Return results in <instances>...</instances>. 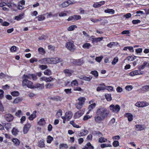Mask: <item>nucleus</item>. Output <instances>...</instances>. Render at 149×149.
<instances>
[{
    "mask_svg": "<svg viewBox=\"0 0 149 149\" xmlns=\"http://www.w3.org/2000/svg\"><path fill=\"white\" fill-rule=\"evenodd\" d=\"M74 20H77L81 18V16L79 15H74L73 16Z\"/></svg>",
    "mask_w": 149,
    "mask_h": 149,
    "instance_id": "obj_57",
    "label": "nucleus"
},
{
    "mask_svg": "<svg viewBox=\"0 0 149 149\" xmlns=\"http://www.w3.org/2000/svg\"><path fill=\"white\" fill-rule=\"evenodd\" d=\"M109 142L110 143L106 144L103 143L102 144L100 145V147L102 148H104L106 147H111L112 146V145L111 143V141H109Z\"/></svg>",
    "mask_w": 149,
    "mask_h": 149,
    "instance_id": "obj_30",
    "label": "nucleus"
},
{
    "mask_svg": "<svg viewBox=\"0 0 149 149\" xmlns=\"http://www.w3.org/2000/svg\"><path fill=\"white\" fill-rule=\"evenodd\" d=\"M77 28V26L75 25L70 26L68 28V30L69 31H73L75 28Z\"/></svg>",
    "mask_w": 149,
    "mask_h": 149,
    "instance_id": "obj_48",
    "label": "nucleus"
},
{
    "mask_svg": "<svg viewBox=\"0 0 149 149\" xmlns=\"http://www.w3.org/2000/svg\"><path fill=\"white\" fill-rule=\"evenodd\" d=\"M11 127V125L10 124L7 123L6 124L5 128L7 131H9Z\"/></svg>",
    "mask_w": 149,
    "mask_h": 149,
    "instance_id": "obj_52",
    "label": "nucleus"
},
{
    "mask_svg": "<svg viewBox=\"0 0 149 149\" xmlns=\"http://www.w3.org/2000/svg\"><path fill=\"white\" fill-rule=\"evenodd\" d=\"M22 115V111L20 110H18L15 113V116L19 117H20Z\"/></svg>",
    "mask_w": 149,
    "mask_h": 149,
    "instance_id": "obj_49",
    "label": "nucleus"
},
{
    "mask_svg": "<svg viewBox=\"0 0 149 149\" xmlns=\"http://www.w3.org/2000/svg\"><path fill=\"white\" fill-rule=\"evenodd\" d=\"M65 115L67 118V120L68 121H69L72 116V113L70 111H68L66 112L65 113Z\"/></svg>",
    "mask_w": 149,
    "mask_h": 149,
    "instance_id": "obj_17",
    "label": "nucleus"
},
{
    "mask_svg": "<svg viewBox=\"0 0 149 149\" xmlns=\"http://www.w3.org/2000/svg\"><path fill=\"white\" fill-rule=\"evenodd\" d=\"M86 100V98L84 97H80L78 98L79 102L75 104L77 109H79L82 107L83 105L84 104Z\"/></svg>",
    "mask_w": 149,
    "mask_h": 149,
    "instance_id": "obj_3",
    "label": "nucleus"
},
{
    "mask_svg": "<svg viewBox=\"0 0 149 149\" xmlns=\"http://www.w3.org/2000/svg\"><path fill=\"white\" fill-rule=\"evenodd\" d=\"M84 113L81 111H78L74 114V117L75 119L78 118L81 116Z\"/></svg>",
    "mask_w": 149,
    "mask_h": 149,
    "instance_id": "obj_16",
    "label": "nucleus"
},
{
    "mask_svg": "<svg viewBox=\"0 0 149 149\" xmlns=\"http://www.w3.org/2000/svg\"><path fill=\"white\" fill-rule=\"evenodd\" d=\"M136 128L138 131H141L145 129V126L142 125H137L135 126Z\"/></svg>",
    "mask_w": 149,
    "mask_h": 149,
    "instance_id": "obj_27",
    "label": "nucleus"
},
{
    "mask_svg": "<svg viewBox=\"0 0 149 149\" xmlns=\"http://www.w3.org/2000/svg\"><path fill=\"white\" fill-rule=\"evenodd\" d=\"M147 63L146 61L144 62L143 65L139 66L138 67V69L140 71L141 70H143L145 68L147 65Z\"/></svg>",
    "mask_w": 149,
    "mask_h": 149,
    "instance_id": "obj_37",
    "label": "nucleus"
},
{
    "mask_svg": "<svg viewBox=\"0 0 149 149\" xmlns=\"http://www.w3.org/2000/svg\"><path fill=\"white\" fill-rule=\"evenodd\" d=\"M79 78L81 79L88 81H90L92 78L91 77H88L84 75L80 76L79 77Z\"/></svg>",
    "mask_w": 149,
    "mask_h": 149,
    "instance_id": "obj_19",
    "label": "nucleus"
},
{
    "mask_svg": "<svg viewBox=\"0 0 149 149\" xmlns=\"http://www.w3.org/2000/svg\"><path fill=\"white\" fill-rule=\"evenodd\" d=\"M44 84H40L39 83H37L34 85H32V88H38L39 89H42L44 88Z\"/></svg>",
    "mask_w": 149,
    "mask_h": 149,
    "instance_id": "obj_13",
    "label": "nucleus"
},
{
    "mask_svg": "<svg viewBox=\"0 0 149 149\" xmlns=\"http://www.w3.org/2000/svg\"><path fill=\"white\" fill-rule=\"evenodd\" d=\"M33 83L27 79H24L23 80L22 82V85L23 86H27V87L31 88H32V85Z\"/></svg>",
    "mask_w": 149,
    "mask_h": 149,
    "instance_id": "obj_8",
    "label": "nucleus"
},
{
    "mask_svg": "<svg viewBox=\"0 0 149 149\" xmlns=\"http://www.w3.org/2000/svg\"><path fill=\"white\" fill-rule=\"evenodd\" d=\"M38 51L40 54H44L45 53V51L42 47H40L38 49Z\"/></svg>",
    "mask_w": 149,
    "mask_h": 149,
    "instance_id": "obj_43",
    "label": "nucleus"
},
{
    "mask_svg": "<svg viewBox=\"0 0 149 149\" xmlns=\"http://www.w3.org/2000/svg\"><path fill=\"white\" fill-rule=\"evenodd\" d=\"M100 86H98L96 90L97 91H100L102 90H104L106 89V86L104 83H102L99 85Z\"/></svg>",
    "mask_w": 149,
    "mask_h": 149,
    "instance_id": "obj_15",
    "label": "nucleus"
},
{
    "mask_svg": "<svg viewBox=\"0 0 149 149\" xmlns=\"http://www.w3.org/2000/svg\"><path fill=\"white\" fill-rule=\"evenodd\" d=\"M68 146L67 144L62 143L60 144L59 146V149H63L64 148H68Z\"/></svg>",
    "mask_w": 149,
    "mask_h": 149,
    "instance_id": "obj_29",
    "label": "nucleus"
},
{
    "mask_svg": "<svg viewBox=\"0 0 149 149\" xmlns=\"http://www.w3.org/2000/svg\"><path fill=\"white\" fill-rule=\"evenodd\" d=\"M105 96L108 101H110L112 99L110 94H106L105 95Z\"/></svg>",
    "mask_w": 149,
    "mask_h": 149,
    "instance_id": "obj_46",
    "label": "nucleus"
},
{
    "mask_svg": "<svg viewBox=\"0 0 149 149\" xmlns=\"http://www.w3.org/2000/svg\"><path fill=\"white\" fill-rule=\"evenodd\" d=\"M12 141L14 145L16 146H19L20 142V141L16 138H13L12 139Z\"/></svg>",
    "mask_w": 149,
    "mask_h": 149,
    "instance_id": "obj_21",
    "label": "nucleus"
},
{
    "mask_svg": "<svg viewBox=\"0 0 149 149\" xmlns=\"http://www.w3.org/2000/svg\"><path fill=\"white\" fill-rule=\"evenodd\" d=\"M31 126V124L29 123H28L25 125L23 130L24 134H26L28 132Z\"/></svg>",
    "mask_w": 149,
    "mask_h": 149,
    "instance_id": "obj_12",
    "label": "nucleus"
},
{
    "mask_svg": "<svg viewBox=\"0 0 149 149\" xmlns=\"http://www.w3.org/2000/svg\"><path fill=\"white\" fill-rule=\"evenodd\" d=\"M62 111L61 109H59L58 110L57 112L56 113V116L58 117H60L62 115Z\"/></svg>",
    "mask_w": 149,
    "mask_h": 149,
    "instance_id": "obj_61",
    "label": "nucleus"
},
{
    "mask_svg": "<svg viewBox=\"0 0 149 149\" xmlns=\"http://www.w3.org/2000/svg\"><path fill=\"white\" fill-rule=\"evenodd\" d=\"M91 73L94 75L95 77H97L98 75V72L97 71L94 70L92 71Z\"/></svg>",
    "mask_w": 149,
    "mask_h": 149,
    "instance_id": "obj_54",
    "label": "nucleus"
},
{
    "mask_svg": "<svg viewBox=\"0 0 149 149\" xmlns=\"http://www.w3.org/2000/svg\"><path fill=\"white\" fill-rule=\"evenodd\" d=\"M22 98L20 97H17L15 98L13 102L14 104H17L22 101Z\"/></svg>",
    "mask_w": 149,
    "mask_h": 149,
    "instance_id": "obj_38",
    "label": "nucleus"
},
{
    "mask_svg": "<svg viewBox=\"0 0 149 149\" xmlns=\"http://www.w3.org/2000/svg\"><path fill=\"white\" fill-rule=\"evenodd\" d=\"M104 1H102L99 2L94 3L93 5V7L95 8H96L100 7L102 5L105 3Z\"/></svg>",
    "mask_w": 149,
    "mask_h": 149,
    "instance_id": "obj_18",
    "label": "nucleus"
},
{
    "mask_svg": "<svg viewBox=\"0 0 149 149\" xmlns=\"http://www.w3.org/2000/svg\"><path fill=\"white\" fill-rule=\"evenodd\" d=\"M149 104L146 101L138 102L135 105L138 107H143L148 106Z\"/></svg>",
    "mask_w": 149,
    "mask_h": 149,
    "instance_id": "obj_5",
    "label": "nucleus"
},
{
    "mask_svg": "<svg viewBox=\"0 0 149 149\" xmlns=\"http://www.w3.org/2000/svg\"><path fill=\"white\" fill-rule=\"evenodd\" d=\"M93 101L91 100L89 101V103L90 104L88 107V109L89 111H91L93 109L95 108L96 106V104L95 103H93Z\"/></svg>",
    "mask_w": 149,
    "mask_h": 149,
    "instance_id": "obj_14",
    "label": "nucleus"
},
{
    "mask_svg": "<svg viewBox=\"0 0 149 149\" xmlns=\"http://www.w3.org/2000/svg\"><path fill=\"white\" fill-rule=\"evenodd\" d=\"M30 62L31 63H33L34 62H36L38 61L37 59L36 58H33L30 59Z\"/></svg>",
    "mask_w": 149,
    "mask_h": 149,
    "instance_id": "obj_64",
    "label": "nucleus"
},
{
    "mask_svg": "<svg viewBox=\"0 0 149 149\" xmlns=\"http://www.w3.org/2000/svg\"><path fill=\"white\" fill-rule=\"evenodd\" d=\"M68 1H65L61 4L59 5V6L60 7L63 8L67 7L70 5Z\"/></svg>",
    "mask_w": 149,
    "mask_h": 149,
    "instance_id": "obj_20",
    "label": "nucleus"
},
{
    "mask_svg": "<svg viewBox=\"0 0 149 149\" xmlns=\"http://www.w3.org/2000/svg\"><path fill=\"white\" fill-rule=\"evenodd\" d=\"M109 113V111L106 108L100 107L97 109L96 114H97L103 118H106Z\"/></svg>",
    "mask_w": 149,
    "mask_h": 149,
    "instance_id": "obj_2",
    "label": "nucleus"
},
{
    "mask_svg": "<svg viewBox=\"0 0 149 149\" xmlns=\"http://www.w3.org/2000/svg\"><path fill=\"white\" fill-rule=\"evenodd\" d=\"M64 91L66 94H70L72 93V89L71 88L65 89Z\"/></svg>",
    "mask_w": 149,
    "mask_h": 149,
    "instance_id": "obj_62",
    "label": "nucleus"
},
{
    "mask_svg": "<svg viewBox=\"0 0 149 149\" xmlns=\"http://www.w3.org/2000/svg\"><path fill=\"white\" fill-rule=\"evenodd\" d=\"M19 131L16 128L14 127L12 130V133L13 135L16 136L17 135Z\"/></svg>",
    "mask_w": 149,
    "mask_h": 149,
    "instance_id": "obj_35",
    "label": "nucleus"
},
{
    "mask_svg": "<svg viewBox=\"0 0 149 149\" xmlns=\"http://www.w3.org/2000/svg\"><path fill=\"white\" fill-rule=\"evenodd\" d=\"M53 138L50 136H48L47 138V143H50L53 140Z\"/></svg>",
    "mask_w": 149,
    "mask_h": 149,
    "instance_id": "obj_42",
    "label": "nucleus"
},
{
    "mask_svg": "<svg viewBox=\"0 0 149 149\" xmlns=\"http://www.w3.org/2000/svg\"><path fill=\"white\" fill-rule=\"evenodd\" d=\"M38 146L40 148H42L45 147L44 141L43 139H42L39 141Z\"/></svg>",
    "mask_w": 149,
    "mask_h": 149,
    "instance_id": "obj_28",
    "label": "nucleus"
},
{
    "mask_svg": "<svg viewBox=\"0 0 149 149\" xmlns=\"http://www.w3.org/2000/svg\"><path fill=\"white\" fill-rule=\"evenodd\" d=\"M86 146H88V149H94V147L91 144L90 142L87 143Z\"/></svg>",
    "mask_w": 149,
    "mask_h": 149,
    "instance_id": "obj_59",
    "label": "nucleus"
},
{
    "mask_svg": "<svg viewBox=\"0 0 149 149\" xmlns=\"http://www.w3.org/2000/svg\"><path fill=\"white\" fill-rule=\"evenodd\" d=\"M118 58L117 57H116L113 59L111 63L112 65H114L116 64L118 61Z\"/></svg>",
    "mask_w": 149,
    "mask_h": 149,
    "instance_id": "obj_50",
    "label": "nucleus"
},
{
    "mask_svg": "<svg viewBox=\"0 0 149 149\" xmlns=\"http://www.w3.org/2000/svg\"><path fill=\"white\" fill-rule=\"evenodd\" d=\"M70 123L72 125V126L75 128H79L80 127V126H79V125L76 124L74 122V121L72 120L70 122Z\"/></svg>",
    "mask_w": 149,
    "mask_h": 149,
    "instance_id": "obj_39",
    "label": "nucleus"
},
{
    "mask_svg": "<svg viewBox=\"0 0 149 149\" xmlns=\"http://www.w3.org/2000/svg\"><path fill=\"white\" fill-rule=\"evenodd\" d=\"M104 12L106 13H109L111 14H113L115 13V10L112 9H107L104 10Z\"/></svg>",
    "mask_w": 149,
    "mask_h": 149,
    "instance_id": "obj_32",
    "label": "nucleus"
},
{
    "mask_svg": "<svg viewBox=\"0 0 149 149\" xmlns=\"http://www.w3.org/2000/svg\"><path fill=\"white\" fill-rule=\"evenodd\" d=\"M44 74L47 76H50L51 75V71L49 69L45 70L44 72Z\"/></svg>",
    "mask_w": 149,
    "mask_h": 149,
    "instance_id": "obj_47",
    "label": "nucleus"
},
{
    "mask_svg": "<svg viewBox=\"0 0 149 149\" xmlns=\"http://www.w3.org/2000/svg\"><path fill=\"white\" fill-rule=\"evenodd\" d=\"M102 20L101 18H99L98 19H95L92 18L91 19V20L94 23L97 22H100Z\"/></svg>",
    "mask_w": 149,
    "mask_h": 149,
    "instance_id": "obj_63",
    "label": "nucleus"
},
{
    "mask_svg": "<svg viewBox=\"0 0 149 149\" xmlns=\"http://www.w3.org/2000/svg\"><path fill=\"white\" fill-rule=\"evenodd\" d=\"M68 12L66 11H64L60 13L59 14V16L60 17H64L67 16Z\"/></svg>",
    "mask_w": 149,
    "mask_h": 149,
    "instance_id": "obj_41",
    "label": "nucleus"
},
{
    "mask_svg": "<svg viewBox=\"0 0 149 149\" xmlns=\"http://www.w3.org/2000/svg\"><path fill=\"white\" fill-rule=\"evenodd\" d=\"M64 73L66 74L67 75L70 76L72 73H73V70H69L68 69H66L64 71Z\"/></svg>",
    "mask_w": 149,
    "mask_h": 149,
    "instance_id": "obj_33",
    "label": "nucleus"
},
{
    "mask_svg": "<svg viewBox=\"0 0 149 149\" xmlns=\"http://www.w3.org/2000/svg\"><path fill=\"white\" fill-rule=\"evenodd\" d=\"M24 15V13H22L18 15L15 17V19L17 21H19L23 18Z\"/></svg>",
    "mask_w": 149,
    "mask_h": 149,
    "instance_id": "obj_26",
    "label": "nucleus"
},
{
    "mask_svg": "<svg viewBox=\"0 0 149 149\" xmlns=\"http://www.w3.org/2000/svg\"><path fill=\"white\" fill-rule=\"evenodd\" d=\"M82 47L85 49H88L90 48L91 47V44L89 43H85L82 45Z\"/></svg>",
    "mask_w": 149,
    "mask_h": 149,
    "instance_id": "obj_36",
    "label": "nucleus"
},
{
    "mask_svg": "<svg viewBox=\"0 0 149 149\" xmlns=\"http://www.w3.org/2000/svg\"><path fill=\"white\" fill-rule=\"evenodd\" d=\"M11 94L13 96H17L19 95V93L17 91H14L13 92H11Z\"/></svg>",
    "mask_w": 149,
    "mask_h": 149,
    "instance_id": "obj_51",
    "label": "nucleus"
},
{
    "mask_svg": "<svg viewBox=\"0 0 149 149\" xmlns=\"http://www.w3.org/2000/svg\"><path fill=\"white\" fill-rule=\"evenodd\" d=\"M107 141V139L103 137H101L98 139V142L100 143H105Z\"/></svg>",
    "mask_w": 149,
    "mask_h": 149,
    "instance_id": "obj_34",
    "label": "nucleus"
},
{
    "mask_svg": "<svg viewBox=\"0 0 149 149\" xmlns=\"http://www.w3.org/2000/svg\"><path fill=\"white\" fill-rule=\"evenodd\" d=\"M61 61V60L58 57L45 58L39 61V62L42 64L52 63L56 64Z\"/></svg>",
    "mask_w": 149,
    "mask_h": 149,
    "instance_id": "obj_1",
    "label": "nucleus"
},
{
    "mask_svg": "<svg viewBox=\"0 0 149 149\" xmlns=\"http://www.w3.org/2000/svg\"><path fill=\"white\" fill-rule=\"evenodd\" d=\"M5 120L8 122H11L14 119V117L11 114L9 113H6L4 116Z\"/></svg>",
    "mask_w": 149,
    "mask_h": 149,
    "instance_id": "obj_9",
    "label": "nucleus"
},
{
    "mask_svg": "<svg viewBox=\"0 0 149 149\" xmlns=\"http://www.w3.org/2000/svg\"><path fill=\"white\" fill-rule=\"evenodd\" d=\"M36 111H34L32 114L30 115L29 117V119L31 120H33L36 117Z\"/></svg>",
    "mask_w": 149,
    "mask_h": 149,
    "instance_id": "obj_25",
    "label": "nucleus"
},
{
    "mask_svg": "<svg viewBox=\"0 0 149 149\" xmlns=\"http://www.w3.org/2000/svg\"><path fill=\"white\" fill-rule=\"evenodd\" d=\"M84 63V61L82 58L76 60L75 61V63L78 65H81Z\"/></svg>",
    "mask_w": 149,
    "mask_h": 149,
    "instance_id": "obj_31",
    "label": "nucleus"
},
{
    "mask_svg": "<svg viewBox=\"0 0 149 149\" xmlns=\"http://www.w3.org/2000/svg\"><path fill=\"white\" fill-rule=\"evenodd\" d=\"M125 116L128 118V120L129 121H131L133 119V116L131 113H127L125 114Z\"/></svg>",
    "mask_w": 149,
    "mask_h": 149,
    "instance_id": "obj_22",
    "label": "nucleus"
},
{
    "mask_svg": "<svg viewBox=\"0 0 149 149\" xmlns=\"http://www.w3.org/2000/svg\"><path fill=\"white\" fill-rule=\"evenodd\" d=\"M142 90L144 92L148 91H149V85H146L143 86L142 88Z\"/></svg>",
    "mask_w": 149,
    "mask_h": 149,
    "instance_id": "obj_45",
    "label": "nucleus"
},
{
    "mask_svg": "<svg viewBox=\"0 0 149 149\" xmlns=\"http://www.w3.org/2000/svg\"><path fill=\"white\" fill-rule=\"evenodd\" d=\"M103 39V38L102 37L97 38H93V40H92V42H100Z\"/></svg>",
    "mask_w": 149,
    "mask_h": 149,
    "instance_id": "obj_40",
    "label": "nucleus"
},
{
    "mask_svg": "<svg viewBox=\"0 0 149 149\" xmlns=\"http://www.w3.org/2000/svg\"><path fill=\"white\" fill-rule=\"evenodd\" d=\"M103 58V56H102L97 57H96L95 60L97 62L100 63L102 60Z\"/></svg>",
    "mask_w": 149,
    "mask_h": 149,
    "instance_id": "obj_58",
    "label": "nucleus"
},
{
    "mask_svg": "<svg viewBox=\"0 0 149 149\" xmlns=\"http://www.w3.org/2000/svg\"><path fill=\"white\" fill-rule=\"evenodd\" d=\"M143 74V72L141 70H135L132 71L129 73V74L131 76H134L136 75H142Z\"/></svg>",
    "mask_w": 149,
    "mask_h": 149,
    "instance_id": "obj_7",
    "label": "nucleus"
},
{
    "mask_svg": "<svg viewBox=\"0 0 149 149\" xmlns=\"http://www.w3.org/2000/svg\"><path fill=\"white\" fill-rule=\"evenodd\" d=\"M118 43L117 42H112L107 45V46L110 48H112L113 46L117 45Z\"/></svg>",
    "mask_w": 149,
    "mask_h": 149,
    "instance_id": "obj_44",
    "label": "nucleus"
},
{
    "mask_svg": "<svg viewBox=\"0 0 149 149\" xmlns=\"http://www.w3.org/2000/svg\"><path fill=\"white\" fill-rule=\"evenodd\" d=\"M109 109L113 112L117 113L119 111L120 108L118 105L117 104L115 106L113 104H111L109 107Z\"/></svg>",
    "mask_w": 149,
    "mask_h": 149,
    "instance_id": "obj_4",
    "label": "nucleus"
},
{
    "mask_svg": "<svg viewBox=\"0 0 149 149\" xmlns=\"http://www.w3.org/2000/svg\"><path fill=\"white\" fill-rule=\"evenodd\" d=\"M92 116H89V115H86L84 116L83 118V120H87L91 118L92 117Z\"/></svg>",
    "mask_w": 149,
    "mask_h": 149,
    "instance_id": "obj_55",
    "label": "nucleus"
},
{
    "mask_svg": "<svg viewBox=\"0 0 149 149\" xmlns=\"http://www.w3.org/2000/svg\"><path fill=\"white\" fill-rule=\"evenodd\" d=\"M113 145L114 147H116L119 146V142L117 141H115L113 143Z\"/></svg>",
    "mask_w": 149,
    "mask_h": 149,
    "instance_id": "obj_53",
    "label": "nucleus"
},
{
    "mask_svg": "<svg viewBox=\"0 0 149 149\" xmlns=\"http://www.w3.org/2000/svg\"><path fill=\"white\" fill-rule=\"evenodd\" d=\"M66 47L71 51H73L74 50V45L72 42H68L66 44Z\"/></svg>",
    "mask_w": 149,
    "mask_h": 149,
    "instance_id": "obj_10",
    "label": "nucleus"
},
{
    "mask_svg": "<svg viewBox=\"0 0 149 149\" xmlns=\"http://www.w3.org/2000/svg\"><path fill=\"white\" fill-rule=\"evenodd\" d=\"M125 89L128 91H130L133 89V87L131 85H127L125 87Z\"/></svg>",
    "mask_w": 149,
    "mask_h": 149,
    "instance_id": "obj_60",
    "label": "nucleus"
},
{
    "mask_svg": "<svg viewBox=\"0 0 149 149\" xmlns=\"http://www.w3.org/2000/svg\"><path fill=\"white\" fill-rule=\"evenodd\" d=\"M45 124L46 122L44 118L40 119L38 122V124L41 126L44 125Z\"/></svg>",
    "mask_w": 149,
    "mask_h": 149,
    "instance_id": "obj_23",
    "label": "nucleus"
},
{
    "mask_svg": "<svg viewBox=\"0 0 149 149\" xmlns=\"http://www.w3.org/2000/svg\"><path fill=\"white\" fill-rule=\"evenodd\" d=\"M104 119V118H103L97 114H96L95 116H94L95 121L97 123H101L102 122Z\"/></svg>",
    "mask_w": 149,
    "mask_h": 149,
    "instance_id": "obj_6",
    "label": "nucleus"
},
{
    "mask_svg": "<svg viewBox=\"0 0 149 149\" xmlns=\"http://www.w3.org/2000/svg\"><path fill=\"white\" fill-rule=\"evenodd\" d=\"M25 1L24 0H22L20 1L17 7V9L19 10L23 9L24 8V5L25 4Z\"/></svg>",
    "mask_w": 149,
    "mask_h": 149,
    "instance_id": "obj_11",
    "label": "nucleus"
},
{
    "mask_svg": "<svg viewBox=\"0 0 149 149\" xmlns=\"http://www.w3.org/2000/svg\"><path fill=\"white\" fill-rule=\"evenodd\" d=\"M38 20L39 21L43 20L45 19V17L42 15H39L38 17Z\"/></svg>",
    "mask_w": 149,
    "mask_h": 149,
    "instance_id": "obj_56",
    "label": "nucleus"
},
{
    "mask_svg": "<svg viewBox=\"0 0 149 149\" xmlns=\"http://www.w3.org/2000/svg\"><path fill=\"white\" fill-rule=\"evenodd\" d=\"M88 133V130H81V131L78 133V134L80 136H83L87 135Z\"/></svg>",
    "mask_w": 149,
    "mask_h": 149,
    "instance_id": "obj_24",
    "label": "nucleus"
}]
</instances>
